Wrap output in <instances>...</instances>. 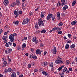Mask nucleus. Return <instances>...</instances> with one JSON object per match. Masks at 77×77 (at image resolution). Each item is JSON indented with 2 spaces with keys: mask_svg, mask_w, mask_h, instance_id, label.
<instances>
[{
  "mask_svg": "<svg viewBox=\"0 0 77 77\" xmlns=\"http://www.w3.org/2000/svg\"><path fill=\"white\" fill-rule=\"evenodd\" d=\"M76 23H77V21L76 20H75L72 22L71 24L72 26H74V25H75V24H76Z\"/></svg>",
  "mask_w": 77,
  "mask_h": 77,
  "instance_id": "obj_19",
  "label": "nucleus"
},
{
  "mask_svg": "<svg viewBox=\"0 0 77 77\" xmlns=\"http://www.w3.org/2000/svg\"><path fill=\"white\" fill-rule=\"evenodd\" d=\"M5 27L6 29H8V28H9V26H8L6 25Z\"/></svg>",
  "mask_w": 77,
  "mask_h": 77,
  "instance_id": "obj_61",
  "label": "nucleus"
},
{
  "mask_svg": "<svg viewBox=\"0 0 77 77\" xmlns=\"http://www.w3.org/2000/svg\"><path fill=\"white\" fill-rule=\"evenodd\" d=\"M54 19H55V17H54L52 18V21H54Z\"/></svg>",
  "mask_w": 77,
  "mask_h": 77,
  "instance_id": "obj_55",
  "label": "nucleus"
},
{
  "mask_svg": "<svg viewBox=\"0 0 77 77\" xmlns=\"http://www.w3.org/2000/svg\"><path fill=\"white\" fill-rule=\"evenodd\" d=\"M32 58L33 59H36L37 57L35 56H32Z\"/></svg>",
  "mask_w": 77,
  "mask_h": 77,
  "instance_id": "obj_38",
  "label": "nucleus"
},
{
  "mask_svg": "<svg viewBox=\"0 0 77 77\" xmlns=\"http://www.w3.org/2000/svg\"><path fill=\"white\" fill-rule=\"evenodd\" d=\"M47 63H45L44 62L42 63L41 65L43 66H47Z\"/></svg>",
  "mask_w": 77,
  "mask_h": 77,
  "instance_id": "obj_23",
  "label": "nucleus"
},
{
  "mask_svg": "<svg viewBox=\"0 0 77 77\" xmlns=\"http://www.w3.org/2000/svg\"><path fill=\"white\" fill-rule=\"evenodd\" d=\"M52 17H53V14H48L46 19L47 20H49V19L51 18Z\"/></svg>",
  "mask_w": 77,
  "mask_h": 77,
  "instance_id": "obj_6",
  "label": "nucleus"
},
{
  "mask_svg": "<svg viewBox=\"0 0 77 77\" xmlns=\"http://www.w3.org/2000/svg\"><path fill=\"white\" fill-rule=\"evenodd\" d=\"M13 47H16V44L15 43H13Z\"/></svg>",
  "mask_w": 77,
  "mask_h": 77,
  "instance_id": "obj_52",
  "label": "nucleus"
},
{
  "mask_svg": "<svg viewBox=\"0 0 77 77\" xmlns=\"http://www.w3.org/2000/svg\"><path fill=\"white\" fill-rule=\"evenodd\" d=\"M13 24H14L18 25V23H19V21H16V22L14 21L13 22Z\"/></svg>",
  "mask_w": 77,
  "mask_h": 77,
  "instance_id": "obj_25",
  "label": "nucleus"
},
{
  "mask_svg": "<svg viewBox=\"0 0 77 77\" xmlns=\"http://www.w3.org/2000/svg\"><path fill=\"white\" fill-rule=\"evenodd\" d=\"M67 43H68V44H70L71 43V40L68 39L66 40Z\"/></svg>",
  "mask_w": 77,
  "mask_h": 77,
  "instance_id": "obj_35",
  "label": "nucleus"
},
{
  "mask_svg": "<svg viewBox=\"0 0 77 77\" xmlns=\"http://www.w3.org/2000/svg\"><path fill=\"white\" fill-rule=\"evenodd\" d=\"M68 36L69 38H70L71 36V35L70 34H68Z\"/></svg>",
  "mask_w": 77,
  "mask_h": 77,
  "instance_id": "obj_43",
  "label": "nucleus"
},
{
  "mask_svg": "<svg viewBox=\"0 0 77 77\" xmlns=\"http://www.w3.org/2000/svg\"><path fill=\"white\" fill-rule=\"evenodd\" d=\"M19 77H23V75L21 74L19 75Z\"/></svg>",
  "mask_w": 77,
  "mask_h": 77,
  "instance_id": "obj_64",
  "label": "nucleus"
},
{
  "mask_svg": "<svg viewBox=\"0 0 77 77\" xmlns=\"http://www.w3.org/2000/svg\"><path fill=\"white\" fill-rule=\"evenodd\" d=\"M21 49V48L20 47V46H18L17 47V49L18 50H20Z\"/></svg>",
  "mask_w": 77,
  "mask_h": 77,
  "instance_id": "obj_51",
  "label": "nucleus"
},
{
  "mask_svg": "<svg viewBox=\"0 0 77 77\" xmlns=\"http://www.w3.org/2000/svg\"><path fill=\"white\" fill-rule=\"evenodd\" d=\"M42 14L41 15V18H44V15L43 14H44V12H41Z\"/></svg>",
  "mask_w": 77,
  "mask_h": 77,
  "instance_id": "obj_30",
  "label": "nucleus"
},
{
  "mask_svg": "<svg viewBox=\"0 0 77 77\" xmlns=\"http://www.w3.org/2000/svg\"><path fill=\"white\" fill-rule=\"evenodd\" d=\"M16 5L17 6H18L19 5H20V0H16Z\"/></svg>",
  "mask_w": 77,
  "mask_h": 77,
  "instance_id": "obj_13",
  "label": "nucleus"
},
{
  "mask_svg": "<svg viewBox=\"0 0 77 77\" xmlns=\"http://www.w3.org/2000/svg\"><path fill=\"white\" fill-rule=\"evenodd\" d=\"M14 15H16L15 17L16 18H17V17H18V12L17 11H14Z\"/></svg>",
  "mask_w": 77,
  "mask_h": 77,
  "instance_id": "obj_12",
  "label": "nucleus"
},
{
  "mask_svg": "<svg viewBox=\"0 0 77 77\" xmlns=\"http://www.w3.org/2000/svg\"><path fill=\"white\" fill-rule=\"evenodd\" d=\"M29 14L30 16H31V15H33V13L30 11L29 13Z\"/></svg>",
  "mask_w": 77,
  "mask_h": 77,
  "instance_id": "obj_49",
  "label": "nucleus"
},
{
  "mask_svg": "<svg viewBox=\"0 0 77 77\" xmlns=\"http://www.w3.org/2000/svg\"><path fill=\"white\" fill-rule=\"evenodd\" d=\"M75 45L74 44H72L70 46V48H75Z\"/></svg>",
  "mask_w": 77,
  "mask_h": 77,
  "instance_id": "obj_28",
  "label": "nucleus"
},
{
  "mask_svg": "<svg viewBox=\"0 0 77 77\" xmlns=\"http://www.w3.org/2000/svg\"><path fill=\"white\" fill-rule=\"evenodd\" d=\"M22 49L23 50H24V48H26V44L24 43L22 45Z\"/></svg>",
  "mask_w": 77,
  "mask_h": 77,
  "instance_id": "obj_20",
  "label": "nucleus"
},
{
  "mask_svg": "<svg viewBox=\"0 0 77 77\" xmlns=\"http://www.w3.org/2000/svg\"><path fill=\"white\" fill-rule=\"evenodd\" d=\"M35 53L37 54H41V50L39 49H37Z\"/></svg>",
  "mask_w": 77,
  "mask_h": 77,
  "instance_id": "obj_10",
  "label": "nucleus"
},
{
  "mask_svg": "<svg viewBox=\"0 0 77 77\" xmlns=\"http://www.w3.org/2000/svg\"><path fill=\"white\" fill-rule=\"evenodd\" d=\"M40 45L41 47H43L44 46V44L43 43L40 44Z\"/></svg>",
  "mask_w": 77,
  "mask_h": 77,
  "instance_id": "obj_59",
  "label": "nucleus"
},
{
  "mask_svg": "<svg viewBox=\"0 0 77 77\" xmlns=\"http://www.w3.org/2000/svg\"><path fill=\"white\" fill-rule=\"evenodd\" d=\"M69 71H71L72 70V68H70L69 69Z\"/></svg>",
  "mask_w": 77,
  "mask_h": 77,
  "instance_id": "obj_62",
  "label": "nucleus"
},
{
  "mask_svg": "<svg viewBox=\"0 0 77 77\" xmlns=\"http://www.w3.org/2000/svg\"><path fill=\"white\" fill-rule=\"evenodd\" d=\"M55 62L57 64H59V63H63V62H62L61 60H57L55 61Z\"/></svg>",
  "mask_w": 77,
  "mask_h": 77,
  "instance_id": "obj_7",
  "label": "nucleus"
},
{
  "mask_svg": "<svg viewBox=\"0 0 77 77\" xmlns=\"http://www.w3.org/2000/svg\"><path fill=\"white\" fill-rule=\"evenodd\" d=\"M66 70H67V68L65 67L63 69V72H66Z\"/></svg>",
  "mask_w": 77,
  "mask_h": 77,
  "instance_id": "obj_34",
  "label": "nucleus"
},
{
  "mask_svg": "<svg viewBox=\"0 0 77 77\" xmlns=\"http://www.w3.org/2000/svg\"><path fill=\"white\" fill-rule=\"evenodd\" d=\"M22 11H19V14H22Z\"/></svg>",
  "mask_w": 77,
  "mask_h": 77,
  "instance_id": "obj_54",
  "label": "nucleus"
},
{
  "mask_svg": "<svg viewBox=\"0 0 77 77\" xmlns=\"http://www.w3.org/2000/svg\"><path fill=\"white\" fill-rule=\"evenodd\" d=\"M22 6L23 9H26V7L24 6V3H22Z\"/></svg>",
  "mask_w": 77,
  "mask_h": 77,
  "instance_id": "obj_26",
  "label": "nucleus"
},
{
  "mask_svg": "<svg viewBox=\"0 0 77 77\" xmlns=\"http://www.w3.org/2000/svg\"><path fill=\"white\" fill-rule=\"evenodd\" d=\"M11 34L12 35H13L14 37V36H17V33H14L13 34Z\"/></svg>",
  "mask_w": 77,
  "mask_h": 77,
  "instance_id": "obj_40",
  "label": "nucleus"
},
{
  "mask_svg": "<svg viewBox=\"0 0 77 77\" xmlns=\"http://www.w3.org/2000/svg\"><path fill=\"white\" fill-rule=\"evenodd\" d=\"M40 32H41V31H37L36 32V33H40Z\"/></svg>",
  "mask_w": 77,
  "mask_h": 77,
  "instance_id": "obj_56",
  "label": "nucleus"
},
{
  "mask_svg": "<svg viewBox=\"0 0 77 77\" xmlns=\"http://www.w3.org/2000/svg\"><path fill=\"white\" fill-rule=\"evenodd\" d=\"M43 74L45 75H46L47 76H48L49 75L48 73L46 72L45 71H44L42 72Z\"/></svg>",
  "mask_w": 77,
  "mask_h": 77,
  "instance_id": "obj_18",
  "label": "nucleus"
},
{
  "mask_svg": "<svg viewBox=\"0 0 77 77\" xmlns=\"http://www.w3.org/2000/svg\"><path fill=\"white\" fill-rule=\"evenodd\" d=\"M12 44V43L10 42L8 43H7L5 45V47H11Z\"/></svg>",
  "mask_w": 77,
  "mask_h": 77,
  "instance_id": "obj_4",
  "label": "nucleus"
},
{
  "mask_svg": "<svg viewBox=\"0 0 77 77\" xmlns=\"http://www.w3.org/2000/svg\"><path fill=\"white\" fill-rule=\"evenodd\" d=\"M57 17L58 18V20H60V13L58 12L57 13Z\"/></svg>",
  "mask_w": 77,
  "mask_h": 77,
  "instance_id": "obj_14",
  "label": "nucleus"
},
{
  "mask_svg": "<svg viewBox=\"0 0 77 77\" xmlns=\"http://www.w3.org/2000/svg\"><path fill=\"white\" fill-rule=\"evenodd\" d=\"M60 75L61 76H64V75H65V74L63 72H62L60 73Z\"/></svg>",
  "mask_w": 77,
  "mask_h": 77,
  "instance_id": "obj_42",
  "label": "nucleus"
},
{
  "mask_svg": "<svg viewBox=\"0 0 77 77\" xmlns=\"http://www.w3.org/2000/svg\"><path fill=\"white\" fill-rule=\"evenodd\" d=\"M63 67H64V66H61L60 67H59L57 70H59V71H60L62 69V68H63Z\"/></svg>",
  "mask_w": 77,
  "mask_h": 77,
  "instance_id": "obj_29",
  "label": "nucleus"
},
{
  "mask_svg": "<svg viewBox=\"0 0 77 77\" xmlns=\"http://www.w3.org/2000/svg\"><path fill=\"white\" fill-rule=\"evenodd\" d=\"M50 66H51V67H53V63H51L50 65Z\"/></svg>",
  "mask_w": 77,
  "mask_h": 77,
  "instance_id": "obj_37",
  "label": "nucleus"
},
{
  "mask_svg": "<svg viewBox=\"0 0 77 77\" xmlns=\"http://www.w3.org/2000/svg\"><path fill=\"white\" fill-rule=\"evenodd\" d=\"M3 32V30L1 29L0 30V35H1V33Z\"/></svg>",
  "mask_w": 77,
  "mask_h": 77,
  "instance_id": "obj_53",
  "label": "nucleus"
},
{
  "mask_svg": "<svg viewBox=\"0 0 77 77\" xmlns=\"http://www.w3.org/2000/svg\"><path fill=\"white\" fill-rule=\"evenodd\" d=\"M23 40H25L26 41H27V37H24L23 39L22 40V41H23Z\"/></svg>",
  "mask_w": 77,
  "mask_h": 77,
  "instance_id": "obj_39",
  "label": "nucleus"
},
{
  "mask_svg": "<svg viewBox=\"0 0 77 77\" xmlns=\"http://www.w3.org/2000/svg\"><path fill=\"white\" fill-rule=\"evenodd\" d=\"M57 29L58 30H60V29L59 28H58L57 27H55L53 28V29H52V30H57Z\"/></svg>",
  "mask_w": 77,
  "mask_h": 77,
  "instance_id": "obj_24",
  "label": "nucleus"
},
{
  "mask_svg": "<svg viewBox=\"0 0 77 77\" xmlns=\"http://www.w3.org/2000/svg\"><path fill=\"white\" fill-rule=\"evenodd\" d=\"M11 77H17V75L15 72L12 73L11 75Z\"/></svg>",
  "mask_w": 77,
  "mask_h": 77,
  "instance_id": "obj_17",
  "label": "nucleus"
},
{
  "mask_svg": "<svg viewBox=\"0 0 77 77\" xmlns=\"http://www.w3.org/2000/svg\"><path fill=\"white\" fill-rule=\"evenodd\" d=\"M4 35H8V33L7 32H5L4 33Z\"/></svg>",
  "mask_w": 77,
  "mask_h": 77,
  "instance_id": "obj_63",
  "label": "nucleus"
},
{
  "mask_svg": "<svg viewBox=\"0 0 77 77\" xmlns=\"http://www.w3.org/2000/svg\"><path fill=\"white\" fill-rule=\"evenodd\" d=\"M35 29H38V24H36L35 26Z\"/></svg>",
  "mask_w": 77,
  "mask_h": 77,
  "instance_id": "obj_41",
  "label": "nucleus"
},
{
  "mask_svg": "<svg viewBox=\"0 0 77 77\" xmlns=\"http://www.w3.org/2000/svg\"><path fill=\"white\" fill-rule=\"evenodd\" d=\"M38 23L39 26H40V27H41V26H44V22H43V21H42V18H40L38 19Z\"/></svg>",
  "mask_w": 77,
  "mask_h": 77,
  "instance_id": "obj_1",
  "label": "nucleus"
},
{
  "mask_svg": "<svg viewBox=\"0 0 77 77\" xmlns=\"http://www.w3.org/2000/svg\"><path fill=\"white\" fill-rule=\"evenodd\" d=\"M61 2H62V3H63L61 4V5L62 6H63V5H66V3H65V0H61Z\"/></svg>",
  "mask_w": 77,
  "mask_h": 77,
  "instance_id": "obj_15",
  "label": "nucleus"
},
{
  "mask_svg": "<svg viewBox=\"0 0 77 77\" xmlns=\"http://www.w3.org/2000/svg\"><path fill=\"white\" fill-rule=\"evenodd\" d=\"M59 6H60V2H58L57 3V6H58V7H59Z\"/></svg>",
  "mask_w": 77,
  "mask_h": 77,
  "instance_id": "obj_58",
  "label": "nucleus"
},
{
  "mask_svg": "<svg viewBox=\"0 0 77 77\" xmlns=\"http://www.w3.org/2000/svg\"><path fill=\"white\" fill-rule=\"evenodd\" d=\"M66 72L67 74H69V70L68 69H67V70H66Z\"/></svg>",
  "mask_w": 77,
  "mask_h": 77,
  "instance_id": "obj_44",
  "label": "nucleus"
},
{
  "mask_svg": "<svg viewBox=\"0 0 77 77\" xmlns=\"http://www.w3.org/2000/svg\"><path fill=\"white\" fill-rule=\"evenodd\" d=\"M68 8V6L67 5H65L64 7L63 8V11H65L66 9H67Z\"/></svg>",
  "mask_w": 77,
  "mask_h": 77,
  "instance_id": "obj_16",
  "label": "nucleus"
},
{
  "mask_svg": "<svg viewBox=\"0 0 77 77\" xmlns=\"http://www.w3.org/2000/svg\"><path fill=\"white\" fill-rule=\"evenodd\" d=\"M33 56V54H32L30 55V56H29V58H32Z\"/></svg>",
  "mask_w": 77,
  "mask_h": 77,
  "instance_id": "obj_46",
  "label": "nucleus"
},
{
  "mask_svg": "<svg viewBox=\"0 0 77 77\" xmlns=\"http://www.w3.org/2000/svg\"><path fill=\"white\" fill-rule=\"evenodd\" d=\"M57 33H58V34H61V33H62V31H58L57 32Z\"/></svg>",
  "mask_w": 77,
  "mask_h": 77,
  "instance_id": "obj_48",
  "label": "nucleus"
},
{
  "mask_svg": "<svg viewBox=\"0 0 77 77\" xmlns=\"http://www.w3.org/2000/svg\"><path fill=\"white\" fill-rule=\"evenodd\" d=\"M16 5V3L15 2H13V3L11 5V8H13L15 7V6Z\"/></svg>",
  "mask_w": 77,
  "mask_h": 77,
  "instance_id": "obj_21",
  "label": "nucleus"
},
{
  "mask_svg": "<svg viewBox=\"0 0 77 77\" xmlns=\"http://www.w3.org/2000/svg\"><path fill=\"white\" fill-rule=\"evenodd\" d=\"M62 25H63V23L62 22L59 23V24H58L59 26H60V27L62 26Z\"/></svg>",
  "mask_w": 77,
  "mask_h": 77,
  "instance_id": "obj_32",
  "label": "nucleus"
},
{
  "mask_svg": "<svg viewBox=\"0 0 77 77\" xmlns=\"http://www.w3.org/2000/svg\"><path fill=\"white\" fill-rule=\"evenodd\" d=\"M76 3V2L74 1L72 2V6H74Z\"/></svg>",
  "mask_w": 77,
  "mask_h": 77,
  "instance_id": "obj_27",
  "label": "nucleus"
},
{
  "mask_svg": "<svg viewBox=\"0 0 77 77\" xmlns=\"http://www.w3.org/2000/svg\"><path fill=\"white\" fill-rule=\"evenodd\" d=\"M3 64L5 65H6V64H7V62L6 61H4L3 62Z\"/></svg>",
  "mask_w": 77,
  "mask_h": 77,
  "instance_id": "obj_45",
  "label": "nucleus"
},
{
  "mask_svg": "<svg viewBox=\"0 0 77 77\" xmlns=\"http://www.w3.org/2000/svg\"><path fill=\"white\" fill-rule=\"evenodd\" d=\"M29 19L27 18L26 19H24L23 20V22L22 23V24L24 25L28 23L29 21Z\"/></svg>",
  "mask_w": 77,
  "mask_h": 77,
  "instance_id": "obj_3",
  "label": "nucleus"
},
{
  "mask_svg": "<svg viewBox=\"0 0 77 77\" xmlns=\"http://www.w3.org/2000/svg\"><path fill=\"white\" fill-rule=\"evenodd\" d=\"M36 39L37 38L36 37H33L32 40V42H35V44H37L38 43V40H37Z\"/></svg>",
  "mask_w": 77,
  "mask_h": 77,
  "instance_id": "obj_9",
  "label": "nucleus"
},
{
  "mask_svg": "<svg viewBox=\"0 0 77 77\" xmlns=\"http://www.w3.org/2000/svg\"><path fill=\"white\" fill-rule=\"evenodd\" d=\"M8 51L9 53H11L12 51V49L11 48L10 49L8 50Z\"/></svg>",
  "mask_w": 77,
  "mask_h": 77,
  "instance_id": "obj_47",
  "label": "nucleus"
},
{
  "mask_svg": "<svg viewBox=\"0 0 77 77\" xmlns=\"http://www.w3.org/2000/svg\"><path fill=\"white\" fill-rule=\"evenodd\" d=\"M31 38H32L31 36H29L28 37V39H31Z\"/></svg>",
  "mask_w": 77,
  "mask_h": 77,
  "instance_id": "obj_60",
  "label": "nucleus"
},
{
  "mask_svg": "<svg viewBox=\"0 0 77 77\" xmlns=\"http://www.w3.org/2000/svg\"><path fill=\"white\" fill-rule=\"evenodd\" d=\"M28 68H31V64H29L28 65Z\"/></svg>",
  "mask_w": 77,
  "mask_h": 77,
  "instance_id": "obj_57",
  "label": "nucleus"
},
{
  "mask_svg": "<svg viewBox=\"0 0 77 77\" xmlns=\"http://www.w3.org/2000/svg\"><path fill=\"white\" fill-rule=\"evenodd\" d=\"M69 45L68 44H66L65 47V48L66 49V50H68L69 48Z\"/></svg>",
  "mask_w": 77,
  "mask_h": 77,
  "instance_id": "obj_22",
  "label": "nucleus"
},
{
  "mask_svg": "<svg viewBox=\"0 0 77 77\" xmlns=\"http://www.w3.org/2000/svg\"><path fill=\"white\" fill-rule=\"evenodd\" d=\"M5 53H6V54H8V53H9V51H7V50H6L5 51Z\"/></svg>",
  "mask_w": 77,
  "mask_h": 77,
  "instance_id": "obj_50",
  "label": "nucleus"
},
{
  "mask_svg": "<svg viewBox=\"0 0 77 77\" xmlns=\"http://www.w3.org/2000/svg\"><path fill=\"white\" fill-rule=\"evenodd\" d=\"M6 38H7V36H3L2 37V39L3 40H6Z\"/></svg>",
  "mask_w": 77,
  "mask_h": 77,
  "instance_id": "obj_31",
  "label": "nucleus"
},
{
  "mask_svg": "<svg viewBox=\"0 0 77 77\" xmlns=\"http://www.w3.org/2000/svg\"><path fill=\"white\" fill-rule=\"evenodd\" d=\"M66 63L67 65H68V64H69V60H66Z\"/></svg>",
  "mask_w": 77,
  "mask_h": 77,
  "instance_id": "obj_36",
  "label": "nucleus"
},
{
  "mask_svg": "<svg viewBox=\"0 0 77 77\" xmlns=\"http://www.w3.org/2000/svg\"><path fill=\"white\" fill-rule=\"evenodd\" d=\"M46 30L45 29H43L41 31V33H45L46 32Z\"/></svg>",
  "mask_w": 77,
  "mask_h": 77,
  "instance_id": "obj_33",
  "label": "nucleus"
},
{
  "mask_svg": "<svg viewBox=\"0 0 77 77\" xmlns=\"http://www.w3.org/2000/svg\"><path fill=\"white\" fill-rule=\"evenodd\" d=\"M12 71V69L11 68H9L7 69H5V70L4 72L5 74H7V72H10Z\"/></svg>",
  "mask_w": 77,
  "mask_h": 77,
  "instance_id": "obj_5",
  "label": "nucleus"
},
{
  "mask_svg": "<svg viewBox=\"0 0 77 77\" xmlns=\"http://www.w3.org/2000/svg\"><path fill=\"white\" fill-rule=\"evenodd\" d=\"M52 51L54 54H56L57 53V49L56 47H54V48L52 49Z\"/></svg>",
  "mask_w": 77,
  "mask_h": 77,
  "instance_id": "obj_8",
  "label": "nucleus"
},
{
  "mask_svg": "<svg viewBox=\"0 0 77 77\" xmlns=\"http://www.w3.org/2000/svg\"><path fill=\"white\" fill-rule=\"evenodd\" d=\"M8 3H9L8 0H4V1L3 2V3L5 6L8 5Z\"/></svg>",
  "mask_w": 77,
  "mask_h": 77,
  "instance_id": "obj_11",
  "label": "nucleus"
},
{
  "mask_svg": "<svg viewBox=\"0 0 77 77\" xmlns=\"http://www.w3.org/2000/svg\"><path fill=\"white\" fill-rule=\"evenodd\" d=\"M9 38L10 40V41L11 42H15V38L13 35L11 34L9 35Z\"/></svg>",
  "mask_w": 77,
  "mask_h": 77,
  "instance_id": "obj_2",
  "label": "nucleus"
}]
</instances>
